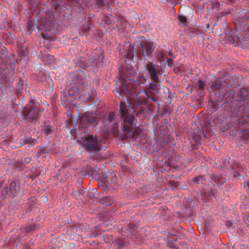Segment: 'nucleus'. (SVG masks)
<instances>
[{
	"label": "nucleus",
	"mask_w": 249,
	"mask_h": 249,
	"mask_svg": "<svg viewBox=\"0 0 249 249\" xmlns=\"http://www.w3.org/2000/svg\"><path fill=\"white\" fill-rule=\"evenodd\" d=\"M160 67L152 62H148L146 66L147 76L139 75L136 80L129 79L124 82L120 87L119 94L124 99L125 97L128 102H120L118 114L123 119L122 139L133 138L135 133V123L136 119L134 116L135 108H138L140 105L147 104L145 97L149 98L148 94L143 90V86L150 77L153 82L150 84L152 89L156 88L160 82L159 74Z\"/></svg>",
	"instance_id": "1"
},
{
	"label": "nucleus",
	"mask_w": 249,
	"mask_h": 249,
	"mask_svg": "<svg viewBox=\"0 0 249 249\" xmlns=\"http://www.w3.org/2000/svg\"><path fill=\"white\" fill-rule=\"evenodd\" d=\"M69 78L72 80L74 84L68 89L69 95L74 96L80 90L85 91L87 89L88 83L81 71L73 73Z\"/></svg>",
	"instance_id": "2"
},
{
	"label": "nucleus",
	"mask_w": 249,
	"mask_h": 249,
	"mask_svg": "<svg viewBox=\"0 0 249 249\" xmlns=\"http://www.w3.org/2000/svg\"><path fill=\"white\" fill-rule=\"evenodd\" d=\"M80 144L89 152L95 153L103 149L101 139L92 135H87L83 137Z\"/></svg>",
	"instance_id": "3"
},
{
	"label": "nucleus",
	"mask_w": 249,
	"mask_h": 249,
	"mask_svg": "<svg viewBox=\"0 0 249 249\" xmlns=\"http://www.w3.org/2000/svg\"><path fill=\"white\" fill-rule=\"evenodd\" d=\"M23 114L26 120L33 121L37 119L38 116V110L34 101H31L25 107Z\"/></svg>",
	"instance_id": "4"
},
{
	"label": "nucleus",
	"mask_w": 249,
	"mask_h": 249,
	"mask_svg": "<svg viewBox=\"0 0 249 249\" xmlns=\"http://www.w3.org/2000/svg\"><path fill=\"white\" fill-rule=\"evenodd\" d=\"M98 121V118L94 114H89L82 117L80 120L79 125L81 127L86 128L88 125L92 124Z\"/></svg>",
	"instance_id": "5"
},
{
	"label": "nucleus",
	"mask_w": 249,
	"mask_h": 249,
	"mask_svg": "<svg viewBox=\"0 0 249 249\" xmlns=\"http://www.w3.org/2000/svg\"><path fill=\"white\" fill-rule=\"evenodd\" d=\"M226 83L221 78H216L215 81L212 82L210 86L211 90L216 91H222V90H226L227 88Z\"/></svg>",
	"instance_id": "6"
},
{
	"label": "nucleus",
	"mask_w": 249,
	"mask_h": 249,
	"mask_svg": "<svg viewBox=\"0 0 249 249\" xmlns=\"http://www.w3.org/2000/svg\"><path fill=\"white\" fill-rule=\"evenodd\" d=\"M140 46L142 50V54L143 56L152 54L155 49L153 43L149 41H145L143 43H141Z\"/></svg>",
	"instance_id": "7"
},
{
	"label": "nucleus",
	"mask_w": 249,
	"mask_h": 249,
	"mask_svg": "<svg viewBox=\"0 0 249 249\" xmlns=\"http://www.w3.org/2000/svg\"><path fill=\"white\" fill-rule=\"evenodd\" d=\"M103 54L94 53L93 54L90 58V61L94 64L95 66L98 67L103 65Z\"/></svg>",
	"instance_id": "8"
},
{
	"label": "nucleus",
	"mask_w": 249,
	"mask_h": 249,
	"mask_svg": "<svg viewBox=\"0 0 249 249\" xmlns=\"http://www.w3.org/2000/svg\"><path fill=\"white\" fill-rule=\"evenodd\" d=\"M9 189L11 193L13 195H15L17 193L19 192L20 187L18 182L16 181H11L9 185Z\"/></svg>",
	"instance_id": "9"
},
{
	"label": "nucleus",
	"mask_w": 249,
	"mask_h": 249,
	"mask_svg": "<svg viewBox=\"0 0 249 249\" xmlns=\"http://www.w3.org/2000/svg\"><path fill=\"white\" fill-rule=\"evenodd\" d=\"M83 95L85 96L84 99L87 101L92 99L93 101H95L97 100L96 92L93 89H90V92L89 91L88 92H85L83 93Z\"/></svg>",
	"instance_id": "10"
},
{
	"label": "nucleus",
	"mask_w": 249,
	"mask_h": 249,
	"mask_svg": "<svg viewBox=\"0 0 249 249\" xmlns=\"http://www.w3.org/2000/svg\"><path fill=\"white\" fill-rule=\"evenodd\" d=\"M156 56L158 60L161 62H165L167 64L169 61V59L166 57V53L162 51H157Z\"/></svg>",
	"instance_id": "11"
},
{
	"label": "nucleus",
	"mask_w": 249,
	"mask_h": 249,
	"mask_svg": "<svg viewBox=\"0 0 249 249\" xmlns=\"http://www.w3.org/2000/svg\"><path fill=\"white\" fill-rule=\"evenodd\" d=\"M242 12L243 17H241L240 16L238 17L239 21L241 25H246L249 22V13L248 11L245 10L242 11Z\"/></svg>",
	"instance_id": "12"
},
{
	"label": "nucleus",
	"mask_w": 249,
	"mask_h": 249,
	"mask_svg": "<svg viewBox=\"0 0 249 249\" xmlns=\"http://www.w3.org/2000/svg\"><path fill=\"white\" fill-rule=\"evenodd\" d=\"M238 96L242 101H249V91L245 89H242L240 90Z\"/></svg>",
	"instance_id": "13"
},
{
	"label": "nucleus",
	"mask_w": 249,
	"mask_h": 249,
	"mask_svg": "<svg viewBox=\"0 0 249 249\" xmlns=\"http://www.w3.org/2000/svg\"><path fill=\"white\" fill-rule=\"evenodd\" d=\"M95 6L100 9H103L106 5L107 9H109L108 1L107 0H96L95 2Z\"/></svg>",
	"instance_id": "14"
},
{
	"label": "nucleus",
	"mask_w": 249,
	"mask_h": 249,
	"mask_svg": "<svg viewBox=\"0 0 249 249\" xmlns=\"http://www.w3.org/2000/svg\"><path fill=\"white\" fill-rule=\"evenodd\" d=\"M178 19L180 23H182L184 25L187 24L190 21V19L189 18V15H187L180 14L178 16Z\"/></svg>",
	"instance_id": "15"
},
{
	"label": "nucleus",
	"mask_w": 249,
	"mask_h": 249,
	"mask_svg": "<svg viewBox=\"0 0 249 249\" xmlns=\"http://www.w3.org/2000/svg\"><path fill=\"white\" fill-rule=\"evenodd\" d=\"M20 141L22 145L28 144L31 146L34 145L36 142V140L35 139H32L31 138L21 139Z\"/></svg>",
	"instance_id": "16"
},
{
	"label": "nucleus",
	"mask_w": 249,
	"mask_h": 249,
	"mask_svg": "<svg viewBox=\"0 0 249 249\" xmlns=\"http://www.w3.org/2000/svg\"><path fill=\"white\" fill-rule=\"evenodd\" d=\"M205 84V82L204 80L200 79L196 82V88L198 90H203L204 89V86Z\"/></svg>",
	"instance_id": "17"
},
{
	"label": "nucleus",
	"mask_w": 249,
	"mask_h": 249,
	"mask_svg": "<svg viewBox=\"0 0 249 249\" xmlns=\"http://www.w3.org/2000/svg\"><path fill=\"white\" fill-rule=\"evenodd\" d=\"M53 132V127L50 125H47L44 129V133L46 135H50Z\"/></svg>",
	"instance_id": "18"
},
{
	"label": "nucleus",
	"mask_w": 249,
	"mask_h": 249,
	"mask_svg": "<svg viewBox=\"0 0 249 249\" xmlns=\"http://www.w3.org/2000/svg\"><path fill=\"white\" fill-rule=\"evenodd\" d=\"M48 152V150L46 147L41 146L39 150L37 152V156H40L41 154H46Z\"/></svg>",
	"instance_id": "19"
},
{
	"label": "nucleus",
	"mask_w": 249,
	"mask_h": 249,
	"mask_svg": "<svg viewBox=\"0 0 249 249\" xmlns=\"http://www.w3.org/2000/svg\"><path fill=\"white\" fill-rule=\"evenodd\" d=\"M75 194L78 196H82L84 195L85 192L83 187H79L74 191Z\"/></svg>",
	"instance_id": "20"
},
{
	"label": "nucleus",
	"mask_w": 249,
	"mask_h": 249,
	"mask_svg": "<svg viewBox=\"0 0 249 249\" xmlns=\"http://www.w3.org/2000/svg\"><path fill=\"white\" fill-rule=\"evenodd\" d=\"M242 140L245 143H248L249 142V132H247L244 133L242 136Z\"/></svg>",
	"instance_id": "21"
},
{
	"label": "nucleus",
	"mask_w": 249,
	"mask_h": 249,
	"mask_svg": "<svg viewBox=\"0 0 249 249\" xmlns=\"http://www.w3.org/2000/svg\"><path fill=\"white\" fill-rule=\"evenodd\" d=\"M203 180L201 176L196 177L193 179V182L196 184H198Z\"/></svg>",
	"instance_id": "22"
},
{
	"label": "nucleus",
	"mask_w": 249,
	"mask_h": 249,
	"mask_svg": "<svg viewBox=\"0 0 249 249\" xmlns=\"http://www.w3.org/2000/svg\"><path fill=\"white\" fill-rule=\"evenodd\" d=\"M79 5H85L88 0H71Z\"/></svg>",
	"instance_id": "23"
},
{
	"label": "nucleus",
	"mask_w": 249,
	"mask_h": 249,
	"mask_svg": "<svg viewBox=\"0 0 249 249\" xmlns=\"http://www.w3.org/2000/svg\"><path fill=\"white\" fill-rule=\"evenodd\" d=\"M229 82L231 85H237L236 83H238V79H237L236 77H231L229 80Z\"/></svg>",
	"instance_id": "24"
},
{
	"label": "nucleus",
	"mask_w": 249,
	"mask_h": 249,
	"mask_svg": "<svg viewBox=\"0 0 249 249\" xmlns=\"http://www.w3.org/2000/svg\"><path fill=\"white\" fill-rule=\"evenodd\" d=\"M18 87V92H19L21 91V90L23 88V81L22 80H20L17 84Z\"/></svg>",
	"instance_id": "25"
},
{
	"label": "nucleus",
	"mask_w": 249,
	"mask_h": 249,
	"mask_svg": "<svg viewBox=\"0 0 249 249\" xmlns=\"http://www.w3.org/2000/svg\"><path fill=\"white\" fill-rule=\"evenodd\" d=\"M114 117V114L113 112H110L108 115V119L110 122H111Z\"/></svg>",
	"instance_id": "26"
},
{
	"label": "nucleus",
	"mask_w": 249,
	"mask_h": 249,
	"mask_svg": "<svg viewBox=\"0 0 249 249\" xmlns=\"http://www.w3.org/2000/svg\"><path fill=\"white\" fill-rule=\"evenodd\" d=\"M220 4L219 2H213V7H216L218 10H219Z\"/></svg>",
	"instance_id": "27"
},
{
	"label": "nucleus",
	"mask_w": 249,
	"mask_h": 249,
	"mask_svg": "<svg viewBox=\"0 0 249 249\" xmlns=\"http://www.w3.org/2000/svg\"><path fill=\"white\" fill-rule=\"evenodd\" d=\"M24 161L26 163H29L31 161V158L30 157H26L24 159Z\"/></svg>",
	"instance_id": "28"
},
{
	"label": "nucleus",
	"mask_w": 249,
	"mask_h": 249,
	"mask_svg": "<svg viewBox=\"0 0 249 249\" xmlns=\"http://www.w3.org/2000/svg\"><path fill=\"white\" fill-rule=\"evenodd\" d=\"M243 110V109H242V112H240L239 110H238L237 111H236V114L235 115H232V116L234 117H237L238 116H239V115H240L242 113V111Z\"/></svg>",
	"instance_id": "29"
},
{
	"label": "nucleus",
	"mask_w": 249,
	"mask_h": 249,
	"mask_svg": "<svg viewBox=\"0 0 249 249\" xmlns=\"http://www.w3.org/2000/svg\"><path fill=\"white\" fill-rule=\"evenodd\" d=\"M244 187L248 191H249V182L247 184L244 183Z\"/></svg>",
	"instance_id": "30"
},
{
	"label": "nucleus",
	"mask_w": 249,
	"mask_h": 249,
	"mask_svg": "<svg viewBox=\"0 0 249 249\" xmlns=\"http://www.w3.org/2000/svg\"><path fill=\"white\" fill-rule=\"evenodd\" d=\"M43 37L46 40H49L50 38L49 36L47 34H43Z\"/></svg>",
	"instance_id": "31"
},
{
	"label": "nucleus",
	"mask_w": 249,
	"mask_h": 249,
	"mask_svg": "<svg viewBox=\"0 0 249 249\" xmlns=\"http://www.w3.org/2000/svg\"><path fill=\"white\" fill-rule=\"evenodd\" d=\"M44 26H45V29H46V30H49L52 25H45Z\"/></svg>",
	"instance_id": "32"
},
{
	"label": "nucleus",
	"mask_w": 249,
	"mask_h": 249,
	"mask_svg": "<svg viewBox=\"0 0 249 249\" xmlns=\"http://www.w3.org/2000/svg\"><path fill=\"white\" fill-rule=\"evenodd\" d=\"M209 28H210V25L209 24H207V26H206V29H209Z\"/></svg>",
	"instance_id": "33"
},
{
	"label": "nucleus",
	"mask_w": 249,
	"mask_h": 249,
	"mask_svg": "<svg viewBox=\"0 0 249 249\" xmlns=\"http://www.w3.org/2000/svg\"><path fill=\"white\" fill-rule=\"evenodd\" d=\"M231 2H234L235 0H230Z\"/></svg>",
	"instance_id": "34"
},
{
	"label": "nucleus",
	"mask_w": 249,
	"mask_h": 249,
	"mask_svg": "<svg viewBox=\"0 0 249 249\" xmlns=\"http://www.w3.org/2000/svg\"><path fill=\"white\" fill-rule=\"evenodd\" d=\"M151 99H152V100L155 101V100L154 99H153V98H152Z\"/></svg>",
	"instance_id": "35"
},
{
	"label": "nucleus",
	"mask_w": 249,
	"mask_h": 249,
	"mask_svg": "<svg viewBox=\"0 0 249 249\" xmlns=\"http://www.w3.org/2000/svg\"><path fill=\"white\" fill-rule=\"evenodd\" d=\"M248 226L249 227V223H248Z\"/></svg>",
	"instance_id": "36"
}]
</instances>
